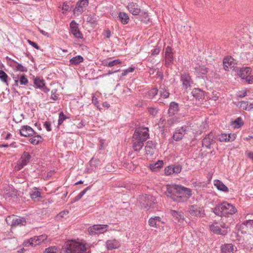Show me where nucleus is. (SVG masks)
Here are the masks:
<instances>
[{"mask_svg": "<svg viewBox=\"0 0 253 253\" xmlns=\"http://www.w3.org/2000/svg\"><path fill=\"white\" fill-rule=\"evenodd\" d=\"M163 161L159 160L155 164L150 165V169L153 171H157L163 167Z\"/></svg>", "mask_w": 253, "mask_h": 253, "instance_id": "37", "label": "nucleus"}, {"mask_svg": "<svg viewBox=\"0 0 253 253\" xmlns=\"http://www.w3.org/2000/svg\"><path fill=\"white\" fill-rule=\"evenodd\" d=\"M36 237L31 238L27 241L24 242V245L26 247H29L30 246H31L32 247H35L37 245H39L40 244V242L37 243V241H36Z\"/></svg>", "mask_w": 253, "mask_h": 253, "instance_id": "39", "label": "nucleus"}, {"mask_svg": "<svg viewBox=\"0 0 253 253\" xmlns=\"http://www.w3.org/2000/svg\"><path fill=\"white\" fill-rule=\"evenodd\" d=\"M161 218L159 216L151 217L148 220V224L151 227L159 228L161 223Z\"/></svg>", "mask_w": 253, "mask_h": 253, "instance_id": "23", "label": "nucleus"}, {"mask_svg": "<svg viewBox=\"0 0 253 253\" xmlns=\"http://www.w3.org/2000/svg\"><path fill=\"white\" fill-rule=\"evenodd\" d=\"M211 211L213 212L216 215L221 217H224L222 211V203L216 205L214 208L211 209Z\"/></svg>", "mask_w": 253, "mask_h": 253, "instance_id": "31", "label": "nucleus"}, {"mask_svg": "<svg viewBox=\"0 0 253 253\" xmlns=\"http://www.w3.org/2000/svg\"><path fill=\"white\" fill-rule=\"evenodd\" d=\"M99 160L94 158V157L92 158V159L90 160L89 163L91 167H96L97 166L99 165Z\"/></svg>", "mask_w": 253, "mask_h": 253, "instance_id": "52", "label": "nucleus"}, {"mask_svg": "<svg viewBox=\"0 0 253 253\" xmlns=\"http://www.w3.org/2000/svg\"><path fill=\"white\" fill-rule=\"evenodd\" d=\"M173 53L172 52V48L168 46L165 49V55L166 59L165 66L169 67L173 63Z\"/></svg>", "mask_w": 253, "mask_h": 253, "instance_id": "12", "label": "nucleus"}, {"mask_svg": "<svg viewBox=\"0 0 253 253\" xmlns=\"http://www.w3.org/2000/svg\"><path fill=\"white\" fill-rule=\"evenodd\" d=\"M63 123V111L60 112L58 121V125H61Z\"/></svg>", "mask_w": 253, "mask_h": 253, "instance_id": "63", "label": "nucleus"}, {"mask_svg": "<svg viewBox=\"0 0 253 253\" xmlns=\"http://www.w3.org/2000/svg\"><path fill=\"white\" fill-rule=\"evenodd\" d=\"M58 250L55 247H50L45 249L43 253H58Z\"/></svg>", "mask_w": 253, "mask_h": 253, "instance_id": "48", "label": "nucleus"}, {"mask_svg": "<svg viewBox=\"0 0 253 253\" xmlns=\"http://www.w3.org/2000/svg\"><path fill=\"white\" fill-rule=\"evenodd\" d=\"M5 221L6 223L12 227L17 226H24L26 224V220L24 217H19L14 214L8 216Z\"/></svg>", "mask_w": 253, "mask_h": 253, "instance_id": "4", "label": "nucleus"}, {"mask_svg": "<svg viewBox=\"0 0 253 253\" xmlns=\"http://www.w3.org/2000/svg\"><path fill=\"white\" fill-rule=\"evenodd\" d=\"M87 124V122L85 120H82L78 124L77 127L79 128H83Z\"/></svg>", "mask_w": 253, "mask_h": 253, "instance_id": "62", "label": "nucleus"}, {"mask_svg": "<svg viewBox=\"0 0 253 253\" xmlns=\"http://www.w3.org/2000/svg\"><path fill=\"white\" fill-rule=\"evenodd\" d=\"M87 21L91 23H95L97 21V17L94 13L90 14L87 18Z\"/></svg>", "mask_w": 253, "mask_h": 253, "instance_id": "46", "label": "nucleus"}, {"mask_svg": "<svg viewBox=\"0 0 253 253\" xmlns=\"http://www.w3.org/2000/svg\"><path fill=\"white\" fill-rule=\"evenodd\" d=\"M29 195L33 201H38V198H42L41 192L37 187H34L29 192Z\"/></svg>", "mask_w": 253, "mask_h": 253, "instance_id": "24", "label": "nucleus"}, {"mask_svg": "<svg viewBox=\"0 0 253 253\" xmlns=\"http://www.w3.org/2000/svg\"><path fill=\"white\" fill-rule=\"evenodd\" d=\"M46 237L44 235H41L40 236H36V241H37V243L39 242H40V243L43 242L44 240H45Z\"/></svg>", "mask_w": 253, "mask_h": 253, "instance_id": "61", "label": "nucleus"}, {"mask_svg": "<svg viewBox=\"0 0 253 253\" xmlns=\"http://www.w3.org/2000/svg\"><path fill=\"white\" fill-rule=\"evenodd\" d=\"M195 72L199 75H206L209 70V69L205 66H199L195 68Z\"/></svg>", "mask_w": 253, "mask_h": 253, "instance_id": "35", "label": "nucleus"}, {"mask_svg": "<svg viewBox=\"0 0 253 253\" xmlns=\"http://www.w3.org/2000/svg\"><path fill=\"white\" fill-rule=\"evenodd\" d=\"M161 50V48L159 46H156L155 48L152 50V55L155 56L159 54Z\"/></svg>", "mask_w": 253, "mask_h": 253, "instance_id": "60", "label": "nucleus"}, {"mask_svg": "<svg viewBox=\"0 0 253 253\" xmlns=\"http://www.w3.org/2000/svg\"><path fill=\"white\" fill-rule=\"evenodd\" d=\"M217 222L215 221L213 223L209 225L211 231L215 234L225 236L227 234V230H222V229L218 225H216Z\"/></svg>", "mask_w": 253, "mask_h": 253, "instance_id": "16", "label": "nucleus"}, {"mask_svg": "<svg viewBox=\"0 0 253 253\" xmlns=\"http://www.w3.org/2000/svg\"><path fill=\"white\" fill-rule=\"evenodd\" d=\"M166 195L178 203L186 202L192 195V190L180 185H167Z\"/></svg>", "mask_w": 253, "mask_h": 253, "instance_id": "1", "label": "nucleus"}, {"mask_svg": "<svg viewBox=\"0 0 253 253\" xmlns=\"http://www.w3.org/2000/svg\"><path fill=\"white\" fill-rule=\"evenodd\" d=\"M245 84H251L253 83V75L249 74L245 79L242 81Z\"/></svg>", "mask_w": 253, "mask_h": 253, "instance_id": "45", "label": "nucleus"}, {"mask_svg": "<svg viewBox=\"0 0 253 253\" xmlns=\"http://www.w3.org/2000/svg\"><path fill=\"white\" fill-rule=\"evenodd\" d=\"M102 35L105 38L109 39L111 36V31L108 29L103 32Z\"/></svg>", "mask_w": 253, "mask_h": 253, "instance_id": "59", "label": "nucleus"}, {"mask_svg": "<svg viewBox=\"0 0 253 253\" xmlns=\"http://www.w3.org/2000/svg\"><path fill=\"white\" fill-rule=\"evenodd\" d=\"M179 111V104L175 102H171L169 104L168 110L169 116H173L176 114Z\"/></svg>", "mask_w": 253, "mask_h": 253, "instance_id": "25", "label": "nucleus"}, {"mask_svg": "<svg viewBox=\"0 0 253 253\" xmlns=\"http://www.w3.org/2000/svg\"><path fill=\"white\" fill-rule=\"evenodd\" d=\"M106 247L108 250H112L118 249L120 247V243L116 240H108L106 242Z\"/></svg>", "mask_w": 253, "mask_h": 253, "instance_id": "28", "label": "nucleus"}, {"mask_svg": "<svg viewBox=\"0 0 253 253\" xmlns=\"http://www.w3.org/2000/svg\"><path fill=\"white\" fill-rule=\"evenodd\" d=\"M28 42L32 45L33 47H34L35 48L37 49H40V46L35 42L31 41V40H28Z\"/></svg>", "mask_w": 253, "mask_h": 253, "instance_id": "64", "label": "nucleus"}, {"mask_svg": "<svg viewBox=\"0 0 253 253\" xmlns=\"http://www.w3.org/2000/svg\"><path fill=\"white\" fill-rule=\"evenodd\" d=\"M155 147V144L152 141H147L145 147L146 154L150 156L153 155Z\"/></svg>", "mask_w": 253, "mask_h": 253, "instance_id": "22", "label": "nucleus"}, {"mask_svg": "<svg viewBox=\"0 0 253 253\" xmlns=\"http://www.w3.org/2000/svg\"><path fill=\"white\" fill-rule=\"evenodd\" d=\"M134 70V67H130L126 69H125L123 71L122 73V76H126L128 73L132 72Z\"/></svg>", "mask_w": 253, "mask_h": 253, "instance_id": "53", "label": "nucleus"}, {"mask_svg": "<svg viewBox=\"0 0 253 253\" xmlns=\"http://www.w3.org/2000/svg\"><path fill=\"white\" fill-rule=\"evenodd\" d=\"M34 83L36 86L37 88H41L44 92L49 91V89H47L45 86V83L43 80H41L39 78H35L34 79Z\"/></svg>", "mask_w": 253, "mask_h": 253, "instance_id": "29", "label": "nucleus"}, {"mask_svg": "<svg viewBox=\"0 0 253 253\" xmlns=\"http://www.w3.org/2000/svg\"><path fill=\"white\" fill-rule=\"evenodd\" d=\"M119 19L124 25L128 23L129 18L128 14L124 12H120L118 15Z\"/></svg>", "mask_w": 253, "mask_h": 253, "instance_id": "33", "label": "nucleus"}, {"mask_svg": "<svg viewBox=\"0 0 253 253\" xmlns=\"http://www.w3.org/2000/svg\"><path fill=\"white\" fill-rule=\"evenodd\" d=\"M242 224L247 226V227H253V220H246Z\"/></svg>", "mask_w": 253, "mask_h": 253, "instance_id": "57", "label": "nucleus"}, {"mask_svg": "<svg viewBox=\"0 0 253 253\" xmlns=\"http://www.w3.org/2000/svg\"><path fill=\"white\" fill-rule=\"evenodd\" d=\"M160 93L161 96L164 98H167L169 97V92L168 90H166L165 88H161V90H160Z\"/></svg>", "mask_w": 253, "mask_h": 253, "instance_id": "50", "label": "nucleus"}, {"mask_svg": "<svg viewBox=\"0 0 253 253\" xmlns=\"http://www.w3.org/2000/svg\"><path fill=\"white\" fill-rule=\"evenodd\" d=\"M139 201L141 206L145 208H154V205L156 203L155 197L150 195L141 196Z\"/></svg>", "mask_w": 253, "mask_h": 253, "instance_id": "5", "label": "nucleus"}, {"mask_svg": "<svg viewBox=\"0 0 253 253\" xmlns=\"http://www.w3.org/2000/svg\"><path fill=\"white\" fill-rule=\"evenodd\" d=\"M252 69L250 67L240 68L237 71V75L241 77L243 81L249 74L252 73Z\"/></svg>", "mask_w": 253, "mask_h": 253, "instance_id": "21", "label": "nucleus"}, {"mask_svg": "<svg viewBox=\"0 0 253 253\" xmlns=\"http://www.w3.org/2000/svg\"><path fill=\"white\" fill-rule=\"evenodd\" d=\"M148 112L151 115L155 117L157 114L158 110L156 108H150L148 109Z\"/></svg>", "mask_w": 253, "mask_h": 253, "instance_id": "58", "label": "nucleus"}, {"mask_svg": "<svg viewBox=\"0 0 253 253\" xmlns=\"http://www.w3.org/2000/svg\"><path fill=\"white\" fill-rule=\"evenodd\" d=\"M233 124L235 125V127L237 128L240 127L244 125V122L241 117L237 118L234 121L232 122Z\"/></svg>", "mask_w": 253, "mask_h": 253, "instance_id": "43", "label": "nucleus"}, {"mask_svg": "<svg viewBox=\"0 0 253 253\" xmlns=\"http://www.w3.org/2000/svg\"><path fill=\"white\" fill-rule=\"evenodd\" d=\"M91 186H89L86 188H85L84 190L81 192L75 198V201H77L80 200L83 196L86 193V192L90 189Z\"/></svg>", "mask_w": 253, "mask_h": 253, "instance_id": "42", "label": "nucleus"}, {"mask_svg": "<svg viewBox=\"0 0 253 253\" xmlns=\"http://www.w3.org/2000/svg\"><path fill=\"white\" fill-rule=\"evenodd\" d=\"M172 172L173 173H178L181 170V166L179 165H172Z\"/></svg>", "mask_w": 253, "mask_h": 253, "instance_id": "51", "label": "nucleus"}, {"mask_svg": "<svg viewBox=\"0 0 253 253\" xmlns=\"http://www.w3.org/2000/svg\"><path fill=\"white\" fill-rule=\"evenodd\" d=\"M214 185L218 190L225 192H228L229 191L228 188L222 181L218 179L214 180Z\"/></svg>", "mask_w": 253, "mask_h": 253, "instance_id": "26", "label": "nucleus"}, {"mask_svg": "<svg viewBox=\"0 0 253 253\" xmlns=\"http://www.w3.org/2000/svg\"><path fill=\"white\" fill-rule=\"evenodd\" d=\"M20 84L21 85H27L28 83V80L26 77L25 75L23 74L19 78Z\"/></svg>", "mask_w": 253, "mask_h": 253, "instance_id": "49", "label": "nucleus"}, {"mask_svg": "<svg viewBox=\"0 0 253 253\" xmlns=\"http://www.w3.org/2000/svg\"><path fill=\"white\" fill-rule=\"evenodd\" d=\"M240 107L242 108L243 109L249 111V102L245 101H242L239 102Z\"/></svg>", "mask_w": 253, "mask_h": 253, "instance_id": "47", "label": "nucleus"}, {"mask_svg": "<svg viewBox=\"0 0 253 253\" xmlns=\"http://www.w3.org/2000/svg\"><path fill=\"white\" fill-rule=\"evenodd\" d=\"M215 137L212 132L206 135L205 137L202 140L203 146H205L207 149H210L211 146L215 143Z\"/></svg>", "mask_w": 253, "mask_h": 253, "instance_id": "15", "label": "nucleus"}, {"mask_svg": "<svg viewBox=\"0 0 253 253\" xmlns=\"http://www.w3.org/2000/svg\"><path fill=\"white\" fill-rule=\"evenodd\" d=\"M70 32L75 38L80 39L83 38V34L79 29L78 24L74 20L72 21L70 23Z\"/></svg>", "mask_w": 253, "mask_h": 253, "instance_id": "14", "label": "nucleus"}, {"mask_svg": "<svg viewBox=\"0 0 253 253\" xmlns=\"http://www.w3.org/2000/svg\"><path fill=\"white\" fill-rule=\"evenodd\" d=\"M222 211L225 217H229V215H232L237 212L236 208L226 202L222 203ZM231 217H230V218Z\"/></svg>", "mask_w": 253, "mask_h": 253, "instance_id": "9", "label": "nucleus"}, {"mask_svg": "<svg viewBox=\"0 0 253 253\" xmlns=\"http://www.w3.org/2000/svg\"><path fill=\"white\" fill-rule=\"evenodd\" d=\"M172 166H169L167 167H166L165 169V173L167 175H169L171 174H173V172H172Z\"/></svg>", "mask_w": 253, "mask_h": 253, "instance_id": "54", "label": "nucleus"}, {"mask_svg": "<svg viewBox=\"0 0 253 253\" xmlns=\"http://www.w3.org/2000/svg\"><path fill=\"white\" fill-rule=\"evenodd\" d=\"M169 214L172 216L174 219L178 222H182L185 218L181 211L171 210L169 211Z\"/></svg>", "mask_w": 253, "mask_h": 253, "instance_id": "20", "label": "nucleus"}, {"mask_svg": "<svg viewBox=\"0 0 253 253\" xmlns=\"http://www.w3.org/2000/svg\"><path fill=\"white\" fill-rule=\"evenodd\" d=\"M31 159V156L30 153L28 152H24L18 161L17 169L20 170L26 166Z\"/></svg>", "mask_w": 253, "mask_h": 253, "instance_id": "10", "label": "nucleus"}, {"mask_svg": "<svg viewBox=\"0 0 253 253\" xmlns=\"http://www.w3.org/2000/svg\"><path fill=\"white\" fill-rule=\"evenodd\" d=\"M220 248L222 253H234V246L232 244H225Z\"/></svg>", "mask_w": 253, "mask_h": 253, "instance_id": "27", "label": "nucleus"}, {"mask_svg": "<svg viewBox=\"0 0 253 253\" xmlns=\"http://www.w3.org/2000/svg\"><path fill=\"white\" fill-rule=\"evenodd\" d=\"M108 226L104 224H95L88 228V232L90 235H95L105 233L107 230Z\"/></svg>", "mask_w": 253, "mask_h": 253, "instance_id": "8", "label": "nucleus"}, {"mask_svg": "<svg viewBox=\"0 0 253 253\" xmlns=\"http://www.w3.org/2000/svg\"><path fill=\"white\" fill-rule=\"evenodd\" d=\"M127 7L129 11L133 15H139L140 14V19L141 21L146 19L148 17L147 12H141L139 5L136 3H129Z\"/></svg>", "mask_w": 253, "mask_h": 253, "instance_id": "3", "label": "nucleus"}, {"mask_svg": "<svg viewBox=\"0 0 253 253\" xmlns=\"http://www.w3.org/2000/svg\"><path fill=\"white\" fill-rule=\"evenodd\" d=\"M43 139L41 136L39 135H35L31 138L29 140L30 143L33 145H37L42 141Z\"/></svg>", "mask_w": 253, "mask_h": 253, "instance_id": "40", "label": "nucleus"}, {"mask_svg": "<svg viewBox=\"0 0 253 253\" xmlns=\"http://www.w3.org/2000/svg\"><path fill=\"white\" fill-rule=\"evenodd\" d=\"M8 78V75L2 70H0V80L6 84V85H8V83L7 79Z\"/></svg>", "mask_w": 253, "mask_h": 253, "instance_id": "41", "label": "nucleus"}, {"mask_svg": "<svg viewBox=\"0 0 253 253\" xmlns=\"http://www.w3.org/2000/svg\"><path fill=\"white\" fill-rule=\"evenodd\" d=\"M121 63V61L119 59H115L112 61H111L109 62H106L104 63V66H108V67H112L113 66L118 65L119 64Z\"/></svg>", "mask_w": 253, "mask_h": 253, "instance_id": "44", "label": "nucleus"}, {"mask_svg": "<svg viewBox=\"0 0 253 253\" xmlns=\"http://www.w3.org/2000/svg\"><path fill=\"white\" fill-rule=\"evenodd\" d=\"M88 5V0H79L74 9V14H81Z\"/></svg>", "mask_w": 253, "mask_h": 253, "instance_id": "11", "label": "nucleus"}, {"mask_svg": "<svg viewBox=\"0 0 253 253\" xmlns=\"http://www.w3.org/2000/svg\"><path fill=\"white\" fill-rule=\"evenodd\" d=\"M148 128L146 127H138L135 129L133 135V138L135 140L146 141L148 138Z\"/></svg>", "mask_w": 253, "mask_h": 253, "instance_id": "6", "label": "nucleus"}, {"mask_svg": "<svg viewBox=\"0 0 253 253\" xmlns=\"http://www.w3.org/2000/svg\"><path fill=\"white\" fill-rule=\"evenodd\" d=\"M188 211L189 214L193 216L203 217L206 215L203 207H199L197 205L189 206Z\"/></svg>", "mask_w": 253, "mask_h": 253, "instance_id": "7", "label": "nucleus"}, {"mask_svg": "<svg viewBox=\"0 0 253 253\" xmlns=\"http://www.w3.org/2000/svg\"><path fill=\"white\" fill-rule=\"evenodd\" d=\"M136 141L133 143V148L135 151L139 152L142 148L145 141L142 140H135Z\"/></svg>", "mask_w": 253, "mask_h": 253, "instance_id": "36", "label": "nucleus"}, {"mask_svg": "<svg viewBox=\"0 0 253 253\" xmlns=\"http://www.w3.org/2000/svg\"><path fill=\"white\" fill-rule=\"evenodd\" d=\"M36 132L34 129L28 126H23L20 129V134L24 137H30L33 136Z\"/></svg>", "mask_w": 253, "mask_h": 253, "instance_id": "17", "label": "nucleus"}, {"mask_svg": "<svg viewBox=\"0 0 253 253\" xmlns=\"http://www.w3.org/2000/svg\"><path fill=\"white\" fill-rule=\"evenodd\" d=\"M180 79L182 82V85L185 89H187L188 87L190 86L191 84H193V81L191 77L187 73L182 74L181 75Z\"/></svg>", "mask_w": 253, "mask_h": 253, "instance_id": "18", "label": "nucleus"}, {"mask_svg": "<svg viewBox=\"0 0 253 253\" xmlns=\"http://www.w3.org/2000/svg\"><path fill=\"white\" fill-rule=\"evenodd\" d=\"M191 93L193 96L196 99L200 100L204 97V92L198 88H194Z\"/></svg>", "mask_w": 253, "mask_h": 253, "instance_id": "30", "label": "nucleus"}, {"mask_svg": "<svg viewBox=\"0 0 253 253\" xmlns=\"http://www.w3.org/2000/svg\"><path fill=\"white\" fill-rule=\"evenodd\" d=\"M158 92V89L157 88H153L150 90L149 92V96L151 98H153L157 94Z\"/></svg>", "mask_w": 253, "mask_h": 253, "instance_id": "55", "label": "nucleus"}, {"mask_svg": "<svg viewBox=\"0 0 253 253\" xmlns=\"http://www.w3.org/2000/svg\"><path fill=\"white\" fill-rule=\"evenodd\" d=\"M65 253H87L86 248L84 244L77 242L74 240H68L65 243Z\"/></svg>", "mask_w": 253, "mask_h": 253, "instance_id": "2", "label": "nucleus"}, {"mask_svg": "<svg viewBox=\"0 0 253 253\" xmlns=\"http://www.w3.org/2000/svg\"><path fill=\"white\" fill-rule=\"evenodd\" d=\"M233 61L234 59L231 56H227L224 58L223 64L224 69L225 71L229 70V66L232 64Z\"/></svg>", "mask_w": 253, "mask_h": 253, "instance_id": "34", "label": "nucleus"}, {"mask_svg": "<svg viewBox=\"0 0 253 253\" xmlns=\"http://www.w3.org/2000/svg\"><path fill=\"white\" fill-rule=\"evenodd\" d=\"M221 221L220 223V227L222 230H227V234L230 231V225L233 223L234 219L233 218L230 217L229 219V221L227 222L226 217H221Z\"/></svg>", "mask_w": 253, "mask_h": 253, "instance_id": "19", "label": "nucleus"}, {"mask_svg": "<svg viewBox=\"0 0 253 253\" xmlns=\"http://www.w3.org/2000/svg\"><path fill=\"white\" fill-rule=\"evenodd\" d=\"M188 127L186 126H183L180 128L176 129L174 132L172 139L175 141H178L181 140L184 134L187 131Z\"/></svg>", "mask_w": 253, "mask_h": 253, "instance_id": "13", "label": "nucleus"}, {"mask_svg": "<svg viewBox=\"0 0 253 253\" xmlns=\"http://www.w3.org/2000/svg\"><path fill=\"white\" fill-rule=\"evenodd\" d=\"M219 140L220 142H229V139L228 138H227V134L224 133L221 134V135L220 136L219 138Z\"/></svg>", "mask_w": 253, "mask_h": 253, "instance_id": "56", "label": "nucleus"}, {"mask_svg": "<svg viewBox=\"0 0 253 253\" xmlns=\"http://www.w3.org/2000/svg\"><path fill=\"white\" fill-rule=\"evenodd\" d=\"M84 61V58L81 55H77L69 60V65L77 66Z\"/></svg>", "mask_w": 253, "mask_h": 253, "instance_id": "32", "label": "nucleus"}, {"mask_svg": "<svg viewBox=\"0 0 253 253\" xmlns=\"http://www.w3.org/2000/svg\"><path fill=\"white\" fill-rule=\"evenodd\" d=\"M12 61L14 64H16L15 67L13 68L14 70L22 72H27L28 71L27 68L23 66L20 63H19L14 60H12Z\"/></svg>", "mask_w": 253, "mask_h": 253, "instance_id": "38", "label": "nucleus"}]
</instances>
